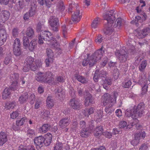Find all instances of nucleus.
Returning <instances> with one entry per match:
<instances>
[{
    "mask_svg": "<svg viewBox=\"0 0 150 150\" xmlns=\"http://www.w3.org/2000/svg\"><path fill=\"white\" fill-rule=\"evenodd\" d=\"M45 37L46 40L48 41L47 43L49 46L52 48H54L56 49V51L59 53H61L62 50L59 47V45L58 42L60 41L59 36L56 38H52V36L51 33L48 31H44L43 32L42 30L40 34L38 35V43L40 45H42L43 43V40H45Z\"/></svg>",
    "mask_w": 150,
    "mask_h": 150,
    "instance_id": "f257e3e1",
    "label": "nucleus"
},
{
    "mask_svg": "<svg viewBox=\"0 0 150 150\" xmlns=\"http://www.w3.org/2000/svg\"><path fill=\"white\" fill-rule=\"evenodd\" d=\"M104 53V50L101 48L91 55L86 54L82 62V65L83 66H86L88 64L90 67L93 66L99 61Z\"/></svg>",
    "mask_w": 150,
    "mask_h": 150,
    "instance_id": "f03ea898",
    "label": "nucleus"
},
{
    "mask_svg": "<svg viewBox=\"0 0 150 150\" xmlns=\"http://www.w3.org/2000/svg\"><path fill=\"white\" fill-rule=\"evenodd\" d=\"M118 96V93L115 91L111 95L105 93L102 96L101 101L104 105H106L105 108V111L106 113H111L114 111L113 110L111 109V107L116 103V98Z\"/></svg>",
    "mask_w": 150,
    "mask_h": 150,
    "instance_id": "7ed1b4c3",
    "label": "nucleus"
},
{
    "mask_svg": "<svg viewBox=\"0 0 150 150\" xmlns=\"http://www.w3.org/2000/svg\"><path fill=\"white\" fill-rule=\"evenodd\" d=\"M144 104L143 103L139 104L137 107H134V108L130 110L127 109L125 112L126 117H131L132 118V121L138 123L139 120L137 118L142 116L144 113Z\"/></svg>",
    "mask_w": 150,
    "mask_h": 150,
    "instance_id": "20e7f679",
    "label": "nucleus"
},
{
    "mask_svg": "<svg viewBox=\"0 0 150 150\" xmlns=\"http://www.w3.org/2000/svg\"><path fill=\"white\" fill-rule=\"evenodd\" d=\"M103 17L107 21V23L105 25L103 30L104 33L108 35L114 34L112 26L115 19V17L113 14V11L111 10L107 12L103 15Z\"/></svg>",
    "mask_w": 150,
    "mask_h": 150,
    "instance_id": "39448f33",
    "label": "nucleus"
},
{
    "mask_svg": "<svg viewBox=\"0 0 150 150\" xmlns=\"http://www.w3.org/2000/svg\"><path fill=\"white\" fill-rule=\"evenodd\" d=\"M35 79L38 81L44 82L49 84L52 83L53 80V76L50 72L47 73L46 75L39 72L37 74Z\"/></svg>",
    "mask_w": 150,
    "mask_h": 150,
    "instance_id": "423d86ee",
    "label": "nucleus"
},
{
    "mask_svg": "<svg viewBox=\"0 0 150 150\" xmlns=\"http://www.w3.org/2000/svg\"><path fill=\"white\" fill-rule=\"evenodd\" d=\"M125 47H123L120 50H116L115 53L116 56L118 58L120 62H125L127 60L128 54L131 55L134 53V50L132 49L129 50L128 53L125 51Z\"/></svg>",
    "mask_w": 150,
    "mask_h": 150,
    "instance_id": "0eeeda50",
    "label": "nucleus"
},
{
    "mask_svg": "<svg viewBox=\"0 0 150 150\" xmlns=\"http://www.w3.org/2000/svg\"><path fill=\"white\" fill-rule=\"evenodd\" d=\"M141 77V79L138 80L137 79L136 80H134L133 82L135 83H138L141 85L144 84V86L142 88V94L143 95L145 94L147 91L148 86L147 84L149 83L148 81L146 79V76L145 74H143Z\"/></svg>",
    "mask_w": 150,
    "mask_h": 150,
    "instance_id": "6e6552de",
    "label": "nucleus"
},
{
    "mask_svg": "<svg viewBox=\"0 0 150 150\" xmlns=\"http://www.w3.org/2000/svg\"><path fill=\"white\" fill-rule=\"evenodd\" d=\"M49 23L53 31H57L58 30V20L57 18L54 16L50 17L49 20Z\"/></svg>",
    "mask_w": 150,
    "mask_h": 150,
    "instance_id": "1a4fd4ad",
    "label": "nucleus"
},
{
    "mask_svg": "<svg viewBox=\"0 0 150 150\" xmlns=\"http://www.w3.org/2000/svg\"><path fill=\"white\" fill-rule=\"evenodd\" d=\"M150 31V28H147L142 30L138 29L134 31V33L138 38L140 39L144 38Z\"/></svg>",
    "mask_w": 150,
    "mask_h": 150,
    "instance_id": "9d476101",
    "label": "nucleus"
},
{
    "mask_svg": "<svg viewBox=\"0 0 150 150\" xmlns=\"http://www.w3.org/2000/svg\"><path fill=\"white\" fill-rule=\"evenodd\" d=\"M34 59L31 57H28L26 59L25 62V64H26L27 66L29 65L31 67H34L33 65L34 64L33 63L34 62ZM36 68L42 65V63L41 61L40 60H37L35 62Z\"/></svg>",
    "mask_w": 150,
    "mask_h": 150,
    "instance_id": "9b49d317",
    "label": "nucleus"
},
{
    "mask_svg": "<svg viewBox=\"0 0 150 150\" xmlns=\"http://www.w3.org/2000/svg\"><path fill=\"white\" fill-rule=\"evenodd\" d=\"M146 18V16L144 13H143L142 17L137 16L135 17V19L131 21L132 24H135L137 26H139V23L141 24Z\"/></svg>",
    "mask_w": 150,
    "mask_h": 150,
    "instance_id": "f8f14e48",
    "label": "nucleus"
},
{
    "mask_svg": "<svg viewBox=\"0 0 150 150\" xmlns=\"http://www.w3.org/2000/svg\"><path fill=\"white\" fill-rule=\"evenodd\" d=\"M136 125V127L137 129H138V128L137 127L139 126V125L138 124V123L134 122H128V125L126 122L124 121H121L119 123V126L120 128L125 129H130L131 128L133 125Z\"/></svg>",
    "mask_w": 150,
    "mask_h": 150,
    "instance_id": "ddd939ff",
    "label": "nucleus"
},
{
    "mask_svg": "<svg viewBox=\"0 0 150 150\" xmlns=\"http://www.w3.org/2000/svg\"><path fill=\"white\" fill-rule=\"evenodd\" d=\"M44 137L42 136L34 138V143L37 149H39L42 147L44 143Z\"/></svg>",
    "mask_w": 150,
    "mask_h": 150,
    "instance_id": "4468645a",
    "label": "nucleus"
},
{
    "mask_svg": "<svg viewBox=\"0 0 150 150\" xmlns=\"http://www.w3.org/2000/svg\"><path fill=\"white\" fill-rule=\"evenodd\" d=\"M82 17V13L79 10H77L72 15L71 19L75 23H77L80 21Z\"/></svg>",
    "mask_w": 150,
    "mask_h": 150,
    "instance_id": "2eb2a0df",
    "label": "nucleus"
},
{
    "mask_svg": "<svg viewBox=\"0 0 150 150\" xmlns=\"http://www.w3.org/2000/svg\"><path fill=\"white\" fill-rule=\"evenodd\" d=\"M107 74V73L105 71H101L99 72V71L96 70L94 74L93 80L97 82L99 78H105Z\"/></svg>",
    "mask_w": 150,
    "mask_h": 150,
    "instance_id": "dca6fc26",
    "label": "nucleus"
},
{
    "mask_svg": "<svg viewBox=\"0 0 150 150\" xmlns=\"http://www.w3.org/2000/svg\"><path fill=\"white\" fill-rule=\"evenodd\" d=\"M44 144L46 146L49 145L51 143L52 136V134L50 133H47L45 134L44 137Z\"/></svg>",
    "mask_w": 150,
    "mask_h": 150,
    "instance_id": "f3484780",
    "label": "nucleus"
},
{
    "mask_svg": "<svg viewBox=\"0 0 150 150\" xmlns=\"http://www.w3.org/2000/svg\"><path fill=\"white\" fill-rule=\"evenodd\" d=\"M0 31H3V34L0 36V46L3 44L7 38V35L5 30L4 29H2L0 30ZM2 47H0V54L2 53Z\"/></svg>",
    "mask_w": 150,
    "mask_h": 150,
    "instance_id": "a211bd4d",
    "label": "nucleus"
},
{
    "mask_svg": "<svg viewBox=\"0 0 150 150\" xmlns=\"http://www.w3.org/2000/svg\"><path fill=\"white\" fill-rule=\"evenodd\" d=\"M10 13L6 11H4L0 14V22L4 23L9 18Z\"/></svg>",
    "mask_w": 150,
    "mask_h": 150,
    "instance_id": "6ab92c4d",
    "label": "nucleus"
},
{
    "mask_svg": "<svg viewBox=\"0 0 150 150\" xmlns=\"http://www.w3.org/2000/svg\"><path fill=\"white\" fill-rule=\"evenodd\" d=\"M94 112V109L93 108H91L89 109H85L83 110L80 113V115L82 117H88V116Z\"/></svg>",
    "mask_w": 150,
    "mask_h": 150,
    "instance_id": "aec40b11",
    "label": "nucleus"
},
{
    "mask_svg": "<svg viewBox=\"0 0 150 150\" xmlns=\"http://www.w3.org/2000/svg\"><path fill=\"white\" fill-rule=\"evenodd\" d=\"M70 121L68 118L62 119L59 122V125L62 128H64L68 125Z\"/></svg>",
    "mask_w": 150,
    "mask_h": 150,
    "instance_id": "412c9836",
    "label": "nucleus"
},
{
    "mask_svg": "<svg viewBox=\"0 0 150 150\" xmlns=\"http://www.w3.org/2000/svg\"><path fill=\"white\" fill-rule=\"evenodd\" d=\"M7 135L4 132H1L0 133V145H2L5 143L7 140Z\"/></svg>",
    "mask_w": 150,
    "mask_h": 150,
    "instance_id": "4be33fe9",
    "label": "nucleus"
},
{
    "mask_svg": "<svg viewBox=\"0 0 150 150\" xmlns=\"http://www.w3.org/2000/svg\"><path fill=\"white\" fill-rule=\"evenodd\" d=\"M50 126L48 124L43 125L38 129V132L40 133H45L47 132L50 128Z\"/></svg>",
    "mask_w": 150,
    "mask_h": 150,
    "instance_id": "5701e85b",
    "label": "nucleus"
},
{
    "mask_svg": "<svg viewBox=\"0 0 150 150\" xmlns=\"http://www.w3.org/2000/svg\"><path fill=\"white\" fill-rule=\"evenodd\" d=\"M73 80L77 79L78 81L82 83H85L87 82V81L86 79L83 77L78 74H75L72 78Z\"/></svg>",
    "mask_w": 150,
    "mask_h": 150,
    "instance_id": "b1692460",
    "label": "nucleus"
},
{
    "mask_svg": "<svg viewBox=\"0 0 150 150\" xmlns=\"http://www.w3.org/2000/svg\"><path fill=\"white\" fill-rule=\"evenodd\" d=\"M69 104L72 108L74 109H77L79 107V105L78 101L76 100L75 98H73L71 100Z\"/></svg>",
    "mask_w": 150,
    "mask_h": 150,
    "instance_id": "393cba45",
    "label": "nucleus"
},
{
    "mask_svg": "<svg viewBox=\"0 0 150 150\" xmlns=\"http://www.w3.org/2000/svg\"><path fill=\"white\" fill-rule=\"evenodd\" d=\"M124 22V20L120 18H118L115 21L113 27L117 29H119L122 25Z\"/></svg>",
    "mask_w": 150,
    "mask_h": 150,
    "instance_id": "a878e982",
    "label": "nucleus"
},
{
    "mask_svg": "<svg viewBox=\"0 0 150 150\" xmlns=\"http://www.w3.org/2000/svg\"><path fill=\"white\" fill-rule=\"evenodd\" d=\"M28 93H26L20 96L18 100L21 104H23L26 102L28 99Z\"/></svg>",
    "mask_w": 150,
    "mask_h": 150,
    "instance_id": "bb28decb",
    "label": "nucleus"
},
{
    "mask_svg": "<svg viewBox=\"0 0 150 150\" xmlns=\"http://www.w3.org/2000/svg\"><path fill=\"white\" fill-rule=\"evenodd\" d=\"M103 113L102 110H100L95 113L94 118L95 119H96V121L97 122H98L101 120V118L103 117Z\"/></svg>",
    "mask_w": 150,
    "mask_h": 150,
    "instance_id": "cd10ccee",
    "label": "nucleus"
},
{
    "mask_svg": "<svg viewBox=\"0 0 150 150\" xmlns=\"http://www.w3.org/2000/svg\"><path fill=\"white\" fill-rule=\"evenodd\" d=\"M103 129L102 126H100L96 128L95 130H91L92 133H93L95 136H98L103 134Z\"/></svg>",
    "mask_w": 150,
    "mask_h": 150,
    "instance_id": "c85d7f7f",
    "label": "nucleus"
},
{
    "mask_svg": "<svg viewBox=\"0 0 150 150\" xmlns=\"http://www.w3.org/2000/svg\"><path fill=\"white\" fill-rule=\"evenodd\" d=\"M93 102L92 96L89 93L87 94V97H86L84 104L86 106H88L91 104Z\"/></svg>",
    "mask_w": 150,
    "mask_h": 150,
    "instance_id": "c756f323",
    "label": "nucleus"
},
{
    "mask_svg": "<svg viewBox=\"0 0 150 150\" xmlns=\"http://www.w3.org/2000/svg\"><path fill=\"white\" fill-rule=\"evenodd\" d=\"M11 90L9 88H5L2 94V97L4 99H6L10 97Z\"/></svg>",
    "mask_w": 150,
    "mask_h": 150,
    "instance_id": "7c9ffc66",
    "label": "nucleus"
},
{
    "mask_svg": "<svg viewBox=\"0 0 150 150\" xmlns=\"http://www.w3.org/2000/svg\"><path fill=\"white\" fill-rule=\"evenodd\" d=\"M37 42L36 40L33 39L29 44L28 48L30 51H33L36 47Z\"/></svg>",
    "mask_w": 150,
    "mask_h": 150,
    "instance_id": "2f4dec72",
    "label": "nucleus"
},
{
    "mask_svg": "<svg viewBox=\"0 0 150 150\" xmlns=\"http://www.w3.org/2000/svg\"><path fill=\"white\" fill-rule=\"evenodd\" d=\"M20 86L18 84L17 81H13L12 83L10 88H9L10 89L11 91H15L16 90L18 91L20 88Z\"/></svg>",
    "mask_w": 150,
    "mask_h": 150,
    "instance_id": "473e14b6",
    "label": "nucleus"
},
{
    "mask_svg": "<svg viewBox=\"0 0 150 150\" xmlns=\"http://www.w3.org/2000/svg\"><path fill=\"white\" fill-rule=\"evenodd\" d=\"M101 83L103 84L104 88L107 89L108 87L111 84V80L105 79L104 81H103Z\"/></svg>",
    "mask_w": 150,
    "mask_h": 150,
    "instance_id": "72a5a7b5",
    "label": "nucleus"
},
{
    "mask_svg": "<svg viewBox=\"0 0 150 150\" xmlns=\"http://www.w3.org/2000/svg\"><path fill=\"white\" fill-rule=\"evenodd\" d=\"M18 150H35V149L33 145H30L27 146H24L21 145L19 146Z\"/></svg>",
    "mask_w": 150,
    "mask_h": 150,
    "instance_id": "f704fd0d",
    "label": "nucleus"
},
{
    "mask_svg": "<svg viewBox=\"0 0 150 150\" xmlns=\"http://www.w3.org/2000/svg\"><path fill=\"white\" fill-rule=\"evenodd\" d=\"M27 137L29 138H32L35 135V133L34 130L28 129L26 132Z\"/></svg>",
    "mask_w": 150,
    "mask_h": 150,
    "instance_id": "c9c22d12",
    "label": "nucleus"
},
{
    "mask_svg": "<svg viewBox=\"0 0 150 150\" xmlns=\"http://www.w3.org/2000/svg\"><path fill=\"white\" fill-rule=\"evenodd\" d=\"M55 93L58 94L60 98H63L64 97V92L62 88H57L55 90Z\"/></svg>",
    "mask_w": 150,
    "mask_h": 150,
    "instance_id": "e433bc0d",
    "label": "nucleus"
},
{
    "mask_svg": "<svg viewBox=\"0 0 150 150\" xmlns=\"http://www.w3.org/2000/svg\"><path fill=\"white\" fill-rule=\"evenodd\" d=\"M134 136V139L131 141V143L133 146H136L139 144L140 139L139 134H135Z\"/></svg>",
    "mask_w": 150,
    "mask_h": 150,
    "instance_id": "4c0bfd02",
    "label": "nucleus"
},
{
    "mask_svg": "<svg viewBox=\"0 0 150 150\" xmlns=\"http://www.w3.org/2000/svg\"><path fill=\"white\" fill-rule=\"evenodd\" d=\"M25 33L28 37L31 38H33L34 35V31L31 27H28L27 28Z\"/></svg>",
    "mask_w": 150,
    "mask_h": 150,
    "instance_id": "58836bf2",
    "label": "nucleus"
},
{
    "mask_svg": "<svg viewBox=\"0 0 150 150\" xmlns=\"http://www.w3.org/2000/svg\"><path fill=\"white\" fill-rule=\"evenodd\" d=\"M14 0H0V3L4 5L8 4L9 7H11L12 4L15 3Z\"/></svg>",
    "mask_w": 150,
    "mask_h": 150,
    "instance_id": "ea45409f",
    "label": "nucleus"
},
{
    "mask_svg": "<svg viewBox=\"0 0 150 150\" xmlns=\"http://www.w3.org/2000/svg\"><path fill=\"white\" fill-rule=\"evenodd\" d=\"M27 120V118L23 117L20 120H17L16 121V124L18 127H20Z\"/></svg>",
    "mask_w": 150,
    "mask_h": 150,
    "instance_id": "a19ab883",
    "label": "nucleus"
},
{
    "mask_svg": "<svg viewBox=\"0 0 150 150\" xmlns=\"http://www.w3.org/2000/svg\"><path fill=\"white\" fill-rule=\"evenodd\" d=\"M16 105V103L15 102H12L10 103H7L5 106V108L6 109H13Z\"/></svg>",
    "mask_w": 150,
    "mask_h": 150,
    "instance_id": "79ce46f5",
    "label": "nucleus"
},
{
    "mask_svg": "<svg viewBox=\"0 0 150 150\" xmlns=\"http://www.w3.org/2000/svg\"><path fill=\"white\" fill-rule=\"evenodd\" d=\"M51 97L48 96L46 100L47 106L49 108H52L54 105L53 100L51 98Z\"/></svg>",
    "mask_w": 150,
    "mask_h": 150,
    "instance_id": "37998d69",
    "label": "nucleus"
},
{
    "mask_svg": "<svg viewBox=\"0 0 150 150\" xmlns=\"http://www.w3.org/2000/svg\"><path fill=\"white\" fill-rule=\"evenodd\" d=\"M63 144L61 142L57 141L55 145L54 150H63Z\"/></svg>",
    "mask_w": 150,
    "mask_h": 150,
    "instance_id": "c03bdc74",
    "label": "nucleus"
},
{
    "mask_svg": "<svg viewBox=\"0 0 150 150\" xmlns=\"http://www.w3.org/2000/svg\"><path fill=\"white\" fill-rule=\"evenodd\" d=\"M68 26H67V23L63 24L62 26V33L64 37L66 38L67 34V33Z\"/></svg>",
    "mask_w": 150,
    "mask_h": 150,
    "instance_id": "a18cd8bd",
    "label": "nucleus"
},
{
    "mask_svg": "<svg viewBox=\"0 0 150 150\" xmlns=\"http://www.w3.org/2000/svg\"><path fill=\"white\" fill-rule=\"evenodd\" d=\"M140 4L139 6L137 7L136 10L137 13H140L142 11V8L145 6V1L142 0H140L139 1Z\"/></svg>",
    "mask_w": 150,
    "mask_h": 150,
    "instance_id": "49530a36",
    "label": "nucleus"
},
{
    "mask_svg": "<svg viewBox=\"0 0 150 150\" xmlns=\"http://www.w3.org/2000/svg\"><path fill=\"white\" fill-rule=\"evenodd\" d=\"M24 65L23 69V71L25 72L28 71L30 69H31L32 70L35 71V69H36V66L31 67L29 65L27 66L26 64H24Z\"/></svg>",
    "mask_w": 150,
    "mask_h": 150,
    "instance_id": "de8ad7c7",
    "label": "nucleus"
},
{
    "mask_svg": "<svg viewBox=\"0 0 150 150\" xmlns=\"http://www.w3.org/2000/svg\"><path fill=\"white\" fill-rule=\"evenodd\" d=\"M92 133L91 130V131L86 130V129L82 130L80 133V135L82 137H87L90 133Z\"/></svg>",
    "mask_w": 150,
    "mask_h": 150,
    "instance_id": "09e8293b",
    "label": "nucleus"
},
{
    "mask_svg": "<svg viewBox=\"0 0 150 150\" xmlns=\"http://www.w3.org/2000/svg\"><path fill=\"white\" fill-rule=\"evenodd\" d=\"M53 57H47L45 61V63L47 67H48L52 65L53 62Z\"/></svg>",
    "mask_w": 150,
    "mask_h": 150,
    "instance_id": "8fccbe9b",
    "label": "nucleus"
},
{
    "mask_svg": "<svg viewBox=\"0 0 150 150\" xmlns=\"http://www.w3.org/2000/svg\"><path fill=\"white\" fill-rule=\"evenodd\" d=\"M36 7L35 5V4H34V6L31 7L29 10V12L28 13L29 15L30 16H33L35 14L36 12Z\"/></svg>",
    "mask_w": 150,
    "mask_h": 150,
    "instance_id": "3c124183",
    "label": "nucleus"
},
{
    "mask_svg": "<svg viewBox=\"0 0 150 150\" xmlns=\"http://www.w3.org/2000/svg\"><path fill=\"white\" fill-rule=\"evenodd\" d=\"M28 96V100L30 103L31 104H33L35 101V96L33 93L30 94L29 93Z\"/></svg>",
    "mask_w": 150,
    "mask_h": 150,
    "instance_id": "603ef678",
    "label": "nucleus"
},
{
    "mask_svg": "<svg viewBox=\"0 0 150 150\" xmlns=\"http://www.w3.org/2000/svg\"><path fill=\"white\" fill-rule=\"evenodd\" d=\"M100 21V19L98 18L95 19L91 23L92 27L94 28H96L98 26Z\"/></svg>",
    "mask_w": 150,
    "mask_h": 150,
    "instance_id": "864d4df0",
    "label": "nucleus"
},
{
    "mask_svg": "<svg viewBox=\"0 0 150 150\" xmlns=\"http://www.w3.org/2000/svg\"><path fill=\"white\" fill-rule=\"evenodd\" d=\"M147 65V63L146 60H143L141 63L139 68V70L142 71H143L146 68Z\"/></svg>",
    "mask_w": 150,
    "mask_h": 150,
    "instance_id": "5fc2aeb1",
    "label": "nucleus"
},
{
    "mask_svg": "<svg viewBox=\"0 0 150 150\" xmlns=\"http://www.w3.org/2000/svg\"><path fill=\"white\" fill-rule=\"evenodd\" d=\"M21 42L18 38H16L14 41L13 48L21 47Z\"/></svg>",
    "mask_w": 150,
    "mask_h": 150,
    "instance_id": "6e6d98bb",
    "label": "nucleus"
},
{
    "mask_svg": "<svg viewBox=\"0 0 150 150\" xmlns=\"http://www.w3.org/2000/svg\"><path fill=\"white\" fill-rule=\"evenodd\" d=\"M23 44L25 48L28 47V45L29 44V40L28 39L26 36H24L23 38Z\"/></svg>",
    "mask_w": 150,
    "mask_h": 150,
    "instance_id": "4d7b16f0",
    "label": "nucleus"
},
{
    "mask_svg": "<svg viewBox=\"0 0 150 150\" xmlns=\"http://www.w3.org/2000/svg\"><path fill=\"white\" fill-rule=\"evenodd\" d=\"M44 27V25H42L40 23H39L37 24L36 28V30L37 32H40L42 30L43 32L46 31L45 30L44 31L42 30V29Z\"/></svg>",
    "mask_w": 150,
    "mask_h": 150,
    "instance_id": "13d9d810",
    "label": "nucleus"
},
{
    "mask_svg": "<svg viewBox=\"0 0 150 150\" xmlns=\"http://www.w3.org/2000/svg\"><path fill=\"white\" fill-rule=\"evenodd\" d=\"M14 54L16 56H18L21 54V47L13 48Z\"/></svg>",
    "mask_w": 150,
    "mask_h": 150,
    "instance_id": "bf43d9fd",
    "label": "nucleus"
},
{
    "mask_svg": "<svg viewBox=\"0 0 150 150\" xmlns=\"http://www.w3.org/2000/svg\"><path fill=\"white\" fill-rule=\"evenodd\" d=\"M57 8L60 11H62L64 9V6L62 1H60L58 4Z\"/></svg>",
    "mask_w": 150,
    "mask_h": 150,
    "instance_id": "052dcab7",
    "label": "nucleus"
},
{
    "mask_svg": "<svg viewBox=\"0 0 150 150\" xmlns=\"http://www.w3.org/2000/svg\"><path fill=\"white\" fill-rule=\"evenodd\" d=\"M131 84L132 82L131 81L129 80L127 82H123L122 83V86L124 88H128L131 86Z\"/></svg>",
    "mask_w": 150,
    "mask_h": 150,
    "instance_id": "680f3d73",
    "label": "nucleus"
},
{
    "mask_svg": "<svg viewBox=\"0 0 150 150\" xmlns=\"http://www.w3.org/2000/svg\"><path fill=\"white\" fill-rule=\"evenodd\" d=\"M19 77L18 74H14L11 75L10 79L13 81H17Z\"/></svg>",
    "mask_w": 150,
    "mask_h": 150,
    "instance_id": "e2e57ef3",
    "label": "nucleus"
},
{
    "mask_svg": "<svg viewBox=\"0 0 150 150\" xmlns=\"http://www.w3.org/2000/svg\"><path fill=\"white\" fill-rule=\"evenodd\" d=\"M19 115V113L18 111H16L10 114V117L11 118L14 119L18 116Z\"/></svg>",
    "mask_w": 150,
    "mask_h": 150,
    "instance_id": "0e129e2a",
    "label": "nucleus"
},
{
    "mask_svg": "<svg viewBox=\"0 0 150 150\" xmlns=\"http://www.w3.org/2000/svg\"><path fill=\"white\" fill-rule=\"evenodd\" d=\"M46 53L47 57H54L53 52L50 49H47L46 50Z\"/></svg>",
    "mask_w": 150,
    "mask_h": 150,
    "instance_id": "69168bd1",
    "label": "nucleus"
},
{
    "mask_svg": "<svg viewBox=\"0 0 150 150\" xmlns=\"http://www.w3.org/2000/svg\"><path fill=\"white\" fill-rule=\"evenodd\" d=\"M18 2V10L22 9L24 7V2L23 0H20Z\"/></svg>",
    "mask_w": 150,
    "mask_h": 150,
    "instance_id": "338daca9",
    "label": "nucleus"
},
{
    "mask_svg": "<svg viewBox=\"0 0 150 150\" xmlns=\"http://www.w3.org/2000/svg\"><path fill=\"white\" fill-rule=\"evenodd\" d=\"M148 148L147 144L145 143L140 146L138 150H147Z\"/></svg>",
    "mask_w": 150,
    "mask_h": 150,
    "instance_id": "774afa93",
    "label": "nucleus"
}]
</instances>
